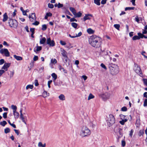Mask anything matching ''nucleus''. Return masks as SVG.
<instances>
[{"label":"nucleus","mask_w":147,"mask_h":147,"mask_svg":"<svg viewBox=\"0 0 147 147\" xmlns=\"http://www.w3.org/2000/svg\"><path fill=\"white\" fill-rule=\"evenodd\" d=\"M14 73V71H10V74L9 76H10V78H11L13 76Z\"/></svg>","instance_id":"44"},{"label":"nucleus","mask_w":147,"mask_h":147,"mask_svg":"<svg viewBox=\"0 0 147 147\" xmlns=\"http://www.w3.org/2000/svg\"><path fill=\"white\" fill-rule=\"evenodd\" d=\"M67 58H68L67 56H66V57H64V61L65 63H66L67 62Z\"/></svg>","instance_id":"59"},{"label":"nucleus","mask_w":147,"mask_h":147,"mask_svg":"<svg viewBox=\"0 0 147 147\" xmlns=\"http://www.w3.org/2000/svg\"><path fill=\"white\" fill-rule=\"evenodd\" d=\"M55 43L53 40H52V42H51L49 45L50 46L53 47L55 46Z\"/></svg>","instance_id":"42"},{"label":"nucleus","mask_w":147,"mask_h":147,"mask_svg":"<svg viewBox=\"0 0 147 147\" xmlns=\"http://www.w3.org/2000/svg\"><path fill=\"white\" fill-rule=\"evenodd\" d=\"M122 146L123 147H124L125 145V142L124 140H122L121 141Z\"/></svg>","instance_id":"56"},{"label":"nucleus","mask_w":147,"mask_h":147,"mask_svg":"<svg viewBox=\"0 0 147 147\" xmlns=\"http://www.w3.org/2000/svg\"><path fill=\"white\" fill-rule=\"evenodd\" d=\"M101 66L105 69H107V68L106 66L103 63H102L100 65Z\"/></svg>","instance_id":"58"},{"label":"nucleus","mask_w":147,"mask_h":147,"mask_svg":"<svg viewBox=\"0 0 147 147\" xmlns=\"http://www.w3.org/2000/svg\"><path fill=\"white\" fill-rule=\"evenodd\" d=\"M20 119L22 120V122H24L25 124H26V121H27V117L26 116H24L23 115H20Z\"/></svg>","instance_id":"13"},{"label":"nucleus","mask_w":147,"mask_h":147,"mask_svg":"<svg viewBox=\"0 0 147 147\" xmlns=\"http://www.w3.org/2000/svg\"><path fill=\"white\" fill-rule=\"evenodd\" d=\"M10 65V63H5L3 66L2 67L1 69H3L5 71L7 70L8 68L9 67Z\"/></svg>","instance_id":"12"},{"label":"nucleus","mask_w":147,"mask_h":147,"mask_svg":"<svg viewBox=\"0 0 147 147\" xmlns=\"http://www.w3.org/2000/svg\"><path fill=\"white\" fill-rule=\"evenodd\" d=\"M110 72L113 75L117 74L119 72V68L116 65H114L109 67Z\"/></svg>","instance_id":"3"},{"label":"nucleus","mask_w":147,"mask_h":147,"mask_svg":"<svg viewBox=\"0 0 147 147\" xmlns=\"http://www.w3.org/2000/svg\"><path fill=\"white\" fill-rule=\"evenodd\" d=\"M134 132V130L133 129H131V131L130 132V133L129 134V136L131 137L133 135V134Z\"/></svg>","instance_id":"57"},{"label":"nucleus","mask_w":147,"mask_h":147,"mask_svg":"<svg viewBox=\"0 0 147 147\" xmlns=\"http://www.w3.org/2000/svg\"><path fill=\"white\" fill-rule=\"evenodd\" d=\"M91 134L90 130L86 125H83L81 128L80 135L82 137H88Z\"/></svg>","instance_id":"2"},{"label":"nucleus","mask_w":147,"mask_h":147,"mask_svg":"<svg viewBox=\"0 0 147 147\" xmlns=\"http://www.w3.org/2000/svg\"><path fill=\"white\" fill-rule=\"evenodd\" d=\"M87 32L89 34H92L94 33V30H92L91 28H89L87 29Z\"/></svg>","instance_id":"21"},{"label":"nucleus","mask_w":147,"mask_h":147,"mask_svg":"<svg viewBox=\"0 0 147 147\" xmlns=\"http://www.w3.org/2000/svg\"><path fill=\"white\" fill-rule=\"evenodd\" d=\"M46 41V38L45 37H43L42 39L40 40V44H44Z\"/></svg>","instance_id":"23"},{"label":"nucleus","mask_w":147,"mask_h":147,"mask_svg":"<svg viewBox=\"0 0 147 147\" xmlns=\"http://www.w3.org/2000/svg\"><path fill=\"white\" fill-rule=\"evenodd\" d=\"M69 9L73 14L74 15L76 12V10L73 7H70L69 8Z\"/></svg>","instance_id":"32"},{"label":"nucleus","mask_w":147,"mask_h":147,"mask_svg":"<svg viewBox=\"0 0 147 147\" xmlns=\"http://www.w3.org/2000/svg\"><path fill=\"white\" fill-rule=\"evenodd\" d=\"M33 88V86L32 85H28L26 86V90H28L29 88L32 89Z\"/></svg>","instance_id":"35"},{"label":"nucleus","mask_w":147,"mask_h":147,"mask_svg":"<svg viewBox=\"0 0 147 147\" xmlns=\"http://www.w3.org/2000/svg\"><path fill=\"white\" fill-rule=\"evenodd\" d=\"M52 82V80H49L48 82V85L49 88L51 87L50 84Z\"/></svg>","instance_id":"49"},{"label":"nucleus","mask_w":147,"mask_h":147,"mask_svg":"<svg viewBox=\"0 0 147 147\" xmlns=\"http://www.w3.org/2000/svg\"><path fill=\"white\" fill-rule=\"evenodd\" d=\"M7 124V122L5 121H4L0 122V125L3 126H4Z\"/></svg>","instance_id":"34"},{"label":"nucleus","mask_w":147,"mask_h":147,"mask_svg":"<svg viewBox=\"0 0 147 147\" xmlns=\"http://www.w3.org/2000/svg\"><path fill=\"white\" fill-rule=\"evenodd\" d=\"M60 43L62 45H65L66 44V43L62 40L60 41Z\"/></svg>","instance_id":"61"},{"label":"nucleus","mask_w":147,"mask_h":147,"mask_svg":"<svg viewBox=\"0 0 147 147\" xmlns=\"http://www.w3.org/2000/svg\"><path fill=\"white\" fill-rule=\"evenodd\" d=\"M29 18L31 22H33L36 20V16L35 14V13H32L31 14L29 15Z\"/></svg>","instance_id":"10"},{"label":"nucleus","mask_w":147,"mask_h":147,"mask_svg":"<svg viewBox=\"0 0 147 147\" xmlns=\"http://www.w3.org/2000/svg\"><path fill=\"white\" fill-rule=\"evenodd\" d=\"M107 124L110 127L114 124L115 122V119L114 116L111 114L109 115L107 117Z\"/></svg>","instance_id":"4"},{"label":"nucleus","mask_w":147,"mask_h":147,"mask_svg":"<svg viewBox=\"0 0 147 147\" xmlns=\"http://www.w3.org/2000/svg\"><path fill=\"white\" fill-rule=\"evenodd\" d=\"M71 25L74 28H75L76 29L78 26V24L74 22H72L71 23Z\"/></svg>","instance_id":"28"},{"label":"nucleus","mask_w":147,"mask_h":147,"mask_svg":"<svg viewBox=\"0 0 147 147\" xmlns=\"http://www.w3.org/2000/svg\"><path fill=\"white\" fill-rule=\"evenodd\" d=\"M144 131L143 130H141L140 131L139 133V135L140 136L141 135H142L143 134H144Z\"/></svg>","instance_id":"48"},{"label":"nucleus","mask_w":147,"mask_h":147,"mask_svg":"<svg viewBox=\"0 0 147 147\" xmlns=\"http://www.w3.org/2000/svg\"><path fill=\"white\" fill-rule=\"evenodd\" d=\"M107 2V0H102L101 1V3L102 4L104 5Z\"/></svg>","instance_id":"60"},{"label":"nucleus","mask_w":147,"mask_h":147,"mask_svg":"<svg viewBox=\"0 0 147 147\" xmlns=\"http://www.w3.org/2000/svg\"><path fill=\"white\" fill-rule=\"evenodd\" d=\"M13 112L15 118V119H18L19 117V113L17 112V111Z\"/></svg>","instance_id":"17"},{"label":"nucleus","mask_w":147,"mask_h":147,"mask_svg":"<svg viewBox=\"0 0 147 147\" xmlns=\"http://www.w3.org/2000/svg\"><path fill=\"white\" fill-rule=\"evenodd\" d=\"M114 27L115 28L117 29L118 30H119L120 25L119 24H115L114 25Z\"/></svg>","instance_id":"39"},{"label":"nucleus","mask_w":147,"mask_h":147,"mask_svg":"<svg viewBox=\"0 0 147 147\" xmlns=\"http://www.w3.org/2000/svg\"><path fill=\"white\" fill-rule=\"evenodd\" d=\"M51 42H52V40H51V39L50 38H49L47 39V44L49 45Z\"/></svg>","instance_id":"51"},{"label":"nucleus","mask_w":147,"mask_h":147,"mask_svg":"<svg viewBox=\"0 0 147 147\" xmlns=\"http://www.w3.org/2000/svg\"><path fill=\"white\" fill-rule=\"evenodd\" d=\"M134 69L136 73L138 74L141 77L142 76V74L140 67L137 64H134Z\"/></svg>","instance_id":"5"},{"label":"nucleus","mask_w":147,"mask_h":147,"mask_svg":"<svg viewBox=\"0 0 147 147\" xmlns=\"http://www.w3.org/2000/svg\"><path fill=\"white\" fill-rule=\"evenodd\" d=\"M3 22H5L7 20L8 17L7 16V13H4V15H3Z\"/></svg>","instance_id":"18"},{"label":"nucleus","mask_w":147,"mask_h":147,"mask_svg":"<svg viewBox=\"0 0 147 147\" xmlns=\"http://www.w3.org/2000/svg\"><path fill=\"white\" fill-rule=\"evenodd\" d=\"M92 17V15L91 14H86L83 18V20L84 21L87 20H90L91 19V17Z\"/></svg>","instance_id":"11"},{"label":"nucleus","mask_w":147,"mask_h":147,"mask_svg":"<svg viewBox=\"0 0 147 147\" xmlns=\"http://www.w3.org/2000/svg\"><path fill=\"white\" fill-rule=\"evenodd\" d=\"M127 110V108L125 107H124L121 108V111H126Z\"/></svg>","instance_id":"46"},{"label":"nucleus","mask_w":147,"mask_h":147,"mask_svg":"<svg viewBox=\"0 0 147 147\" xmlns=\"http://www.w3.org/2000/svg\"><path fill=\"white\" fill-rule=\"evenodd\" d=\"M59 99L61 100H65V97L63 94H61L59 96Z\"/></svg>","instance_id":"22"},{"label":"nucleus","mask_w":147,"mask_h":147,"mask_svg":"<svg viewBox=\"0 0 147 147\" xmlns=\"http://www.w3.org/2000/svg\"><path fill=\"white\" fill-rule=\"evenodd\" d=\"M9 24L11 27L14 28H16L18 26V23L17 21L15 20L10 19L9 22Z\"/></svg>","instance_id":"6"},{"label":"nucleus","mask_w":147,"mask_h":147,"mask_svg":"<svg viewBox=\"0 0 147 147\" xmlns=\"http://www.w3.org/2000/svg\"><path fill=\"white\" fill-rule=\"evenodd\" d=\"M100 0H94V3L98 5H100Z\"/></svg>","instance_id":"33"},{"label":"nucleus","mask_w":147,"mask_h":147,"mask_svg":"<svg viewBox=\"0 0 147 147\" xmlns=\"http://www.w3.org/2000/svg\"><path fill=\"white\" fill-rule=\"evenodd\" d=\"M57 63V61L55 59H52L51 60V63L52 64H55Z\"/></svg>","instance_id":"38"},{"label":"nucleus","mask_w":147,"mask_h":147,"mask_svg":"<svg viewBox=\"0 0 147 147\" xmlns=\"http://www.w3.org/2000/svg\"><path fill=\"white\" fill-rule=\"evenodd\" d=\"M39 22L37 21H35L32 24L33 25L37 26L39 24Z\"/></svg>","instance_id":"53"},{"label":"nucleus","mask_w":147,"mask_h":147,"mask_svg":"<svg viewBox=\"0 0 147 147\" xmlns=\"http://www.w3.org/2000/svg\"><path fill=\"white\" fill-rule=\"evenodd\" d=\"M34 83L35 84V85L36 86H37L38 85V81L37 80H35L34 81Z\"/></svg>","instance_id":"63"},{"label":"nucleus","mask_w":147,"mask_h":147,"mask_svg":"<svg viewBox=\"0 0 147 147\" xmlns=\"http://www.w3.org/2000/svg\"><path fill=\"white\" fill-rule=\"evenodd\" d=\"M36 50H34V51L35 52L40 51L42 49V47L41 46H37L36 47Z\"/></svg>","instance_id":"24"},{"label":"nucleus","mask_w":147,"mask_h":147,"mask_svg":"<svg viewBox=\"0 0 147 147\" xmlns=\"http://www.w3.org/2000/svg\"><path fill=\"white\" fill-rule=\"evenodd\" d=\"M136 125L137 127H139L140 125V123L139 119H137L136 121Z\"/></svg>","instance_id":"45"},{"label":"nucleus","mask_w":147,"mask_h":147,"mask_svg":"<svg viewBox=\"0 0 147 147\" xmlns=\"http://www.w3.org/2000/svg\"><path fill=\"white\" fill-rule=\"evenodd\" d=\"M138 36H134L132 38V39L134 40H139L140 38H147V36L143 35V34H142V33H138Z\"/></svg>","instance_id":"8"},{"label":"nucleus","mask_w":147,"mask_h":147,"mask_svg":"<svg viewBox=\"0 0 147 147\" xmlns=\"http://www.w3.org/2000/svg\"><path fill=\"white\" fill-rule=\"evenodd\" d=\"M145 30H143V31L142 32V34H143L144 35V34H146L147 33V31L146 30L147 29V25H146L144 27Z\"/></svg>","instance_id":"26"},{"label":"nucleus","mask_w":147,"mask_h":147,"mask_svg":"<svg viewBox=\"0 0 147 147\" xmlns=\"http://www.w3.org/2000/svg\"><path fill=\"white\" fill-rule=\"evenodd\" d=\"M49 93L47 92L44 91L42 94V96L44 98H46L48 96H49Z\"/></svg>","instance_id":"16"},{"label":"nucleus","mask_w":147,"mask_h":147,"mask_svg":"<svg viewBox=\"0 0 147 147\" xmlns=\"http://www.w3.org/2000/svg\"><path fill=\"white\" fill-rule=\"evenodd\" d=\"M63 7V5L60 3H59L58 4L57 7L58 8H60Z\"/></svg>","instance_id":"54"},{"label":"nucleus","mask_w":147,"mask_h":147,"mask_svg":"<svg viewBox=\"0 0 147 147\" xmlns=\"http://www.w3.org/2000/svg\"><path fill=\"white\" fill-rule=\"evenodd\" d=\"M96 125V123L95 121L91 122L89 123V127L93 129L95 127Z\"/></svg>","instance_id":"14"},{"label":"nucleus","mask_w":147,"mask_h":147,"mask_svg":"<svg viewBox=\"0 0 147 147\" xmlns=\"http://www.w3.org/2000/svg\"><path fill=\"white\" fill-rule=\"evenodd\" d=\"M38 59V57L37 56H34V58L33 60L34 61H35L37 60Z\"/></svg>","instance_id":"62"},{"label":"nucleus","mask_w":147,"mask_h":147,"mask_svg":"<svg viewBox=\"0 0 147 147\" xmlns=\"http://www.w3.org/2000/svg\"><path fill=\"white\" fill-rule=\"evenodd\" d=\"M144 107H146L147 105V99H146L145 100L144 103Z\"/></svg>","instance_id":"52"},{"label":"nucleus","mask_w":147,"mask_h":147,"mask_svg":"<svg viewBox=\"0 0 147 147\" xmlns=\"http://www.w3.org/2000/svg\"><path fill=\"white\" fill-rule=\"evenodd\" d=\"M99 96L103 100H106L109 98L111 94L109 93L106 92L100 94Z\"/></svg>","instance_id":"7"},{"label":"nucleus","mask_w":147,"mask_h":147,"mask_svg":"<svg viewBox=\"0 0 147 147\" xmlns=\"http://www.w3.org/2000/svg\"><path fill=\"white\" fill-rule=\"evenodd\" d=\"M127 121V119L122 120L119 121V123L122 125H124L125 122H126Z\"/></svg>","instance_id":"31"},{"label":"nucleus","mask_w":147,"mask_h":147,"mask_svg":"<svg viewBox=\"0 0 147 147\" xmlns=\"http://www.w3.org/2000/svg\"><path fill=\"white\" fill-rule=\"evenodd\" d=\"M11 108L13 110V112L16 111L17 107L16 105H12L11 106Z\"/></svg>","instance_id":"27"},{"label":"nucleus","mask_w":147,"mask_h":147,"mask_svg":"<svg viewBox=\"0 0 147 147\" xmlns=\"http://www.w3.org/2000/svg\"><path fill=\"white\" fill-rule=\"evenodd\" d=\"M51 76L53 77V82H55V80L57 78V75L55 73H53L51 74Z\"/></svg>","instance_id":"25"},{"label":"nucleus","mask_w":147,"mask_h":147,"mask_svg":"<svg viewBox=\"0 0 147 147\" xmlns=\"http://www.w3.org/2000/svg\"><path fill=\"white\" fill-rule=\"evenodd\" d=\"M142 55L143 56L144 58H147V56H146V53L144 51H143L141 53Z\"/></svg>","instance_id":"41"},{"label":"nucleus","mask_w":147,"mask_h":147,"mask_svg":"<svg viewBox=\"0 0 147 147\" xmlns=\"http://www.w3.org/2000/svg\"><path fill=\"white\" fill-rule=\"evenodd\" d=\"M101 41V38L95 35L90 36L88 40L89 43L92 46L96 47H99Z\"/></svg>","instance_id":"1"},{"label":"nucleus","mask_w":147,"mask_h":147,"mask_svg":"<svg viewBox=\"0 0 147 147\" xmlns=\"http://www.w3.org/2000/svg\"><path fill=\"white\" fill-rule=\"evenodd\" d=\"M134 7H126L125 8V11H126L128 10H134Z\"/></svg>","instance_id":"36"},{"label":"nucleus","mask_w":147,"mask_h":147,"mask_svg":"<svg viewBox=\"0 0 147 147\" xmlns=\"http://www.w3.org/2000/svg\"><path fill=\"white\" fill-rule=\"evenodd\" d=\"M82 15V13L80 12H79L78 13H76V12L74 14V15L75 17H78L79 18Z\"/></svg>","instance_id":"19"},{"label":"nucleus","mask_w":147,"mask_h":147,"mask_svg":"<svg viewBox=\"0 0 147 147\" xmlns=\"http://www.w3.org/2000/svg\"><path fill=\"white\" fill-rule=\"evenodd\" d=\"M61 51V54L63 55V56L64 57H66V56H67L66 55V51L64 50L62 48H61L60 49Z\"/></svg>","instance_id":"15"},{"label":"nucleus","mask_w":147,"mask_h":147,"mask_svg":"<svg viewBox=\"0 0 147 147\" xmlns=\"http://www.w3.org/2000/svg\"><path fill=\"white\" fill-rule=\"evenodd\" d=\"M59 69L61 71H63L65 73H67V70H66L63 67L61 66H60Z\"/></svg>","instance_id":"29"},{"label":"nucleus","mask_w":147,"mask_h":147,"mask_svg":"<svg viewBox=\"0 0 147 147\" xmlns=\"http://www.w3.org/2000/svg\"><path fill=\"white\" fill-rule=\"evenodd\" d=\"M7 113L5 112L3 114V117L4 118H6L7 117Z\"/></svg>","instance_id":"55"},{"label":"nucleus","mask_w":147,"mask_h":147,"mask_svg":"<svg viewBox=\"0 0 147 147\" xmlns=\"http://www.w3.org/2000/svg\"><path fill=\"white\" fill-rule=\"evenodd\" d=\"M4 63V60L3 59L0 60V65H2Z\"/></svg>","instance_id":"64"},{"label":"nucleus","mask_w":147,"mask_h":147,"mask_svg":"<svg viewBox=\"0 0 147 147\" xmlns=\"http://www.w3.org/2000/svg\"><path fill=\"white\" fill-rule=\"evenodd\" d=\"M5 71L3 69L0 70V77H1L3 74L4 73Z\"/></svg>","instance_id":"50"},{"label":"nucleus","mask_w":147,"mask_h":147,"mask_svg":"<svg viewBox=\"0 0 147 147\" xmlns=\"http://www.w3.org/2000/svg\"><path fill=\"white\" fill-rule=\"evenodd\" d=\"M0 53L1 54H4L5 56L7 57L9 56V53L6 49H2L0 50Z\"/></svg>","instance_id":"9"},{"label":"nucleus","mask_w":147,"mask_h":147,"mask_svg":"<svg viewBox=\"0 0 147 147\" xmlns=\"http://www.w3.org/2000/svg\"><path fill=\"white\" fill-rule=\"evenodd\" d=\"M48 6L49 8L52 9L54 7V5L53 4H50L49 3L48 4Z\"/></svg>","instance_id":"47"},{"label":"nucleus","mask_w":147,"mask_h":147,"mask_svg":"<svg viewBox=\"0 0 147 147\" xmlns=\"http://www.w3.org/2000/svg\"><path fill=\"white\" fill-rule=\"evenodd\" d=\"M38 146L39 147H45L46 144H42L41 142H40L38 143Z\"/></svg>","instance_id":"30"},{"label":"nucleus","mask_w":147,"mask_h":147,"mask_svg":"<svg viewBox=\"0 0 147 147\" xmlns=\"http://www.w3.org/2000/svg\"><path fill=\"white\" fill-rule=\"evenodd\" d=\"M42 26V30H45L47 28V26L45 24L43 25Z\"/></svg>","instance_id":"43"},{"label":"nucleus","mask_w":147,"mask_h":147,"mask_svg":"<svg viewBox=\"0 0 147 147\" xmlns=\"http://www.w3.org/2000/svg\"><path fill=\"white\" fill-rule=\"evenodd\" d=\"M94 98V96H93L92 94H90L88 96V100H90V99L93 98Z\"/></svg>","instance_id":"37"},{"label":"nucleus","mask_w":147,"mask_h":147,"mask_svg":"<svg viewBox=\"0 0 147 147\" xmlns=\"http://www.w3.org/2000/svg\"><path fill=\"white\" fill-rule=\"evenodd\" d=\"M10 131V129L9 128H6L4 129V132L5 134L9 133Z\"/></svg>","instance_id":"40"},{"label":"nucleus","mask_w":147,"mask_h":147,"mask_svg":"<svg viewBox=\"0 0 147 147\" xmlns=\"http://www.w3.org/2000/svg\"><path fill=\"white\" fill-rule=\"evenodd\" d=\"M13 57L18 61H21L22 59V58L20 56L14 55Z\"/></svg>","instance_id":"20"}]
</instances>
